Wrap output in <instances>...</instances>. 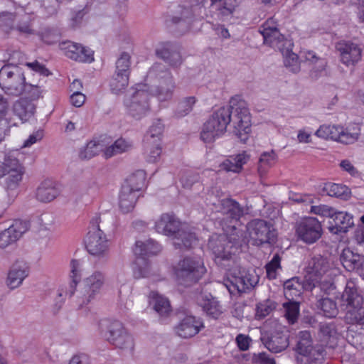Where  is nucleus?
<instances>
[{
  "instance_id": "f257e3e1",
  "label": "nucleus",
  "mask_w": 364,
  "mask_h": 364,
  "mask_svg": "<svg viewBox=\"0 0 364 364\" xmlns=\"http://www.w3.org/2000/svg\"><path fill=\"white\" fill-rule=\"evenodd\" d=\"M250 122L247 102L232 98L229 107L219 108L204 124L200 138L205 143L213 142L216 137L225 132L228 124L232 122L234 134L242 142L245 143L251 131Z\"/></svg>"
},
{
  "instance_id": "f03ea898",
  "label": "nucleus",
  "mask_w": 364,
  "mask_h": 364,
  "mask_svg": "<svg viewBox=\"0 0 364 364\" xmlns=\"http://www.w3.org/2000/svg\"><path fill=\"white\" fill-rule=\"evenodd\" d=\"M243 234L234 232L229 235L213 234L208 241V248L215 256L217 264L225 269L237 262V255L241 251Z\"/></svg>"
},
{
  "instance_id": "7ed1b4c3",
  "label": "nucleus",
  "mask_w": 364,
  "mask_h": 364,
  "mask_svg": "<svg viewBox=\"0 0 364 364\" xmlns=\"http://www.w3.org/2000/svg\"><path fill=\"white\" fill-rule=\"evenodd\" d=\"M0 87L9 95L19 96L27 93L31 97H39L37 85L25 83L23 74L16 68L5 65L0 70Z\"/></svg>"
},
{
  "instance_id": "20e7f679",
  "label": "nucleus",
  "mask_w": 364,
  "mask_h": 364,
  "mask_svg": "<svg viewBox=\"0 0 364 364\" xmlns=\"http://www.w3.org/2000/svg\"><path fill=\"white\" fill-rule=\"evenodd\" d=\"M106 229L105 217L95 216L90 221L89 232L85 240L87 252L103 262L107 261L109 254L108 240L104 234Z\"/></svg>"
},
{
  "instance_id": "39448f33",
  "label": "nucleus",
  "mask_w": 364,
  "mask_h": 364,
  "mask_svg": "<svg viewBox=\"0 0 364 364\" xmlns=\"http://www.w3.org/2000/svg\"><path fill=\"white\" fill-rule=\"evenodd\" d=\"M146 77L154 83L151 92L160 102L172 99L176 83L171 73L164 65L154 64L148 71Z\"/></svg>"
},
{
  "instance_id": "423d86ee",
  "label": "nucleus",
  "mask_w": 364,
  "mask_h": 364,
  "mask_svg": "<svg viewBox=\"0 0 364 364\" xmlns=\"http://www.w3.org/2000/svg\"><path fill=\"white\" fill-rule=\"evenodd\" d=\"M230 278L225 284L230 294L245 293L253 289L259 282V277L253 271L246 270L236 262L226 269Z\"/></svg>"
},
{
  "instance_id": "0eeeda50",
  "label": "nucleus",
  "mask_w": 364,
  "mask_h": 364,
  "mask_svg": "<svg viewBox=\"0 0 364 364\" xmlns=\"http://www.w3.org/2000/svg\"><path fill=\"white\" fill-rule=\"evenodd\" d=\"M206 272L200 259L185 257L180 260L175 267L178 283L185 287L191 286L200 279Z\"/></svg>"
},
{
  "instance_id": "6e6552de",
  "label": "nucleus",
  "mask_w": 364,
  "mask_h": 364,
  "mask_svg": "<svg viewBox=\"0 0 364 364\" xmlns=\"http://www.w3.org/2000/svg\"><path fill=\"white\" fill-rule=\"evenodd\" d=\"M105 282V277L100 271L94 272L85 278L77 291L76 303L82 308L95 301L99 295Z\"/></svg>"
},
{
  "instance_id": "1a4fd4ad",
  "label": "nucleus",
  "mask_w": 364,
  "mask_h": 364,
  "mask_svg": "<svg viewBox=\"0 0 364 364\" xmlns=\"http://www.w3.org/2000/svg\"><path fill=\"white\" fill-rule=\"evenodd\" d=\"M333 267V263L327 257L321 255L312 257L304 268V277L310 282L307 288H314L323 277L331 274Z\"/></svg>"
},
{
  "instance_id": "9d476101",
  "label": "nucleus",
  "mask_w": 364,
  "mask_h": 364,
  "mask_svg": "<svg viewBox=\"0 0 364 364\" xmlns=\"http://www.w3.org/2000/svg\"><path fill=\"white\" fill-rule=\"evenodd\" d=\"M160 251V245L153 240L149 239L144 242H136L134 252L136 255L141 257L137 258L135 261V266L134 267V277L135 278L139 279L149 277V265L143 257L154 255Z\"/></svg>"
},
{
  "instance_id": "9b49d317",
  "label": "nucleus",
  "mask_w": 364,
  "mask_h": 364,
  "mask_svg": "<svg viewBox=\"0 0 364 364\" xmlns=\"http://www.w3.org/2000/svg\"><path fill=\"white\" fill-rule=\"evenodd\" d=\"M297 338L295 350L300 355L305 357L307 363H314L323 358V348L319 345H313L312 337L309 331H300Z\"/></svg>"
},
{
  "instance_id": "f8f14e48",
  "label": "nucleus",
  "mask_w": 364,
  "mask_h": 364,
  "mask_svg": "<svg viewBox=\"0 0 364 364\" xmlns=\"http://www.w3.org/2000/svg\"><path fill=\"white\" fill-rule=\"evenodd\" d=\"M295 229L298 238L306 244L316 242L323 233L321 223L313 217L304 218L297 222Z\"/></svg>"
},
{
  "instance_id": "ddd939ff",
  "label": "nucleus",
  "mask_w": 364,
  "mask_h": 364,
  "mask_svg": "<svg viewBox=\"0 0 364 364\" xmlns=\"http://www.w3.org/2000/svg\"><path fill=\"white\" fill-rule=\"evenodd\" d=\"M149 95L142 89L136 88L124 100V105L129 114L136 119H141L149 111Z\"/></svg>"
},
{
  "instance_id": "4468645a",
  "label": "nucleus",
  "mask_w": 364,
  "mask_h": 364,
  "mask_svg": "<svg viewBox=\"0 0 364 364\" xmlns=\"http://www.w3.org/2000/svg\"><path fill=\"white\" fill-rule=\"evenodd\" d=\"M106 338L118 348L132 350L134 348L132 337L126 331L123 324L118 321H114L109 324Z\"/></svg>"
},
{
  "instance_id": "2eb2a0df",
  "label": "nucleus",
  "mask_w": 364,
  "mask_h": 364,
  "mask_svg": "<svg viewBox=\"0 0 364 364\" xmlns=\"http://www.w3.org/2000/svg\"><path fill=\"white\" fill-rule=\"evenodd\" d=\"M247 230L252 239L259 244L274 242L276 232L272 225L264 220L256 219L247 225Z\"/></svg>"
},
{
  "instance_id": "dca6fc26",
  "label": "nucleus",
  "mask_w": 364,
  "mask_h": 364,
  "mask_svg": "<svg viewBox=\"0 0 364 364\" xmlns=\"http://www.w3.org/2000/svg\"><path fill=\"white\" fill-rule=\"evenodd\" d=\"M61 49L64 50L65 55L72 60L83 63H91L94 60L93 52L77 43L64 42L61 44Z\"/></svg>"
},
{
  "instance_id": "f3484780",
  "label": "nucleus",
  "mask_w": 364,
  "mask_h": 364,
  "mask_svg": "<svg viewBox=\"0 0 364 364\" xmlns=\"http://www.w3.org/2000/svg\"><path fill=\"white\" fill-rule=\"evenodd\" d=\"M341 61L347 66H354L361 59L362 50L356 43L341 41L336 44Z\"/></svg>"
},
{
  "instance_id": "a211bd4d",
  "label": "nucleus",
  "mask_w": 364,
  "mask_h": 364,
  "mask_svg": "<svg viewBox=\"0 0 364 364\" xmlns=\"http://www.w3.org/2000/svg\"><path fill=\"white\" fill-rule=\"evenodd\" d=\"M28 230V223L26 221L15 220L7 229L0 233V247L6 248L17 241Z\"/></svg>"
},
{
  "instance_id": "6ab92c4d",
  "label": "nucleus",
  "mask_w": 364,
  "mask_h": 364,
  "mask_svg": "<svg viewBox=\"0 0 364 364\" xmlns=\"http://www.w3.org/2000/svg\"><path fill=\"white\" fill-rule=\"evenodd\" d=\"M173 214L164 213L155 223V230L157 232L172 238L183 225Z\"/></svg>"
},
{
  "instance_id": "aec40b11",
  "label": "nucleus",
  "mask_w": 364,
  "mask_h": 364,
  "mask_svg": "<svg viewBox=\"0 0 364 364\" xmlns=\"http://www.w3.org/2000/svg\"><path fill=\"white\" fill-rule=\"evenodd\" d=\"M156 55L173 68H178L183 63L178 47L171 43H164L156 50Z\"/></svg>"
},
{
  "instance_id": "412c9836",
  "label": "nucleus",
  "mask_w": 364,
  "mask_h": 364,
  "mask_svg": "<svg viewBox=\"0 0 364 364\" xmlns=\"http://www.w3.org/2000/svg\"><path fill=\"white\" fill-rule=\"evenodd\" d=\"M269 23H264L262 26L260 33L264 38V42L270 46L277 48L279 50L287 46H291V41L284 39L277 28H271Z\"/></svg>"
},
{
  "instance_id": "4be33fe9",
  "label": "nucleus",
  "mask_w": 364,
  "mask_h": 364,
  "mask_svg": "<svg viewBox=\"0 0 364 364\" xmlns=\"http://www.w3.org/2000/svg\"><path fill=\"white\" fill-rule=\"evenodd\" d=\"M172 239L175 247L183 250H188L198 243V238L195 232L184 224Z\"/></svg>"
},
{
  "instance_id": "5701e85b",
  "label": "nucleus",
  "mask_w": 364,
  "mask_h": 364,
  "mask_svg": "<svg viewBox=\"0 0 364 364\" xmlns=\"http://www.w3.org/2000/svg\"><path fill=\"white\" fill-rule=\"evenodd\" d=\"M261 341L269 351L274 353L284 350L289 345V334L283 332H277L271 336L263 335Z\"/></svg>"
},
{
  "instance_id": "b1692460",
  "label": "nucleus",
  "mask_w": 364,
  "mask_h": 364,
  "mask_svg": "<svg viewBox=\"0 0 364 364\" xmlns=\"http://www.w3.org/2000/svg\"><path fill=\"white\" fill-rule=\"evenodd\" d=\"M213 205L215 211L227 215L232 220H239L244 215L243 208L232 198H223L218 200V204L213 203Z\"/></svg>"
},
{
  "instance_id": "393cba45",
  "label": "nucleus",
  "mask_w": 364,
  "mask_h": 364,
  "mask_svg": "<svg viewBox=\"0 0 364 364\" xmlns=\"http://www.w3.org/2000/svg\"><path fill=\"white\" fill-rule=\"evenodd\" d=\"M202 328H203V323L200 319L187 316L176 327V331L180 337L188 338L196 336Z\"/></svg>"
},
{
  "instance_id": "a878e982",
  "label": "nucleus",
  "mask_w": 364,
  "mask_h": 364,
  "mask_svg": "<svg viewBox=\"0 0 364 364\" xmlns=\"http://www.w3.org/2000/svg\"><path fill=\"white\" fill-rule=\"evenodd\" d=\"M60 195L57 184L51 180L43 181L37 188L36 198L43 203H48L55 199Z\"/></svg>"
},
{
  "instance_id": "bb28decb",
  "label": "nucleus",
  "mask_w": 364,
  "mask_h": 364,
  "mask_svg": "<svg viewBox=\"0 0 364 364\" xmlns=\"http://www.w3.org/2000/svg\"><path fill=\"white\" fill-rule=\"evenodd\" d=\"M191 12L188 9H181L178 15L169 16L166 21L168 27L175 26L181 33H185L191 28Z\"/></svg>"
},
{
  "instance_id": "cd10ccee",
  "label": "nucleus",
  "mask_w": 364,
  "mask_h": 364,
  "mask_svg": "<svg viewBox=\"0 0 364 364\" xmlns=\"http://www.w3.org/2000/svg\"><path fill=\"white\" fill-rule=\"evenodd\" d=\"M334 224L330 226L331 232L338 234L346 232L354 226L353 216L346 212H336L333 218Z\"/></svg>"
},
{
  "instance_id": "c85d7f7f",
  "label": "nucleus",
  "mask_w": 364,
  "mask_h": 364,
  "mask_svg": "<svg viewBox=\"0 0 364 364\" xmlns=\"http://www.w3.org/2000/svg\"><path fill=\"white\" fill-rule=\"evenodd\" d=\"M197 301L207 315L218 318L222 314L221 306L218 301L210 294H200L198 296Z\"/></svg>"
},
{
  "instance_id": "c756f323",
  "label": "nucleus",
  "mask_w": 364,
  "mask_h": 364,
  "mask_svg": "<svg viewBox=\"0 0 364 364\" xmlns=\"http://www.w3.org/2000/svg\"><path fill=\"white\" fill-rule=\"evenodd\" d=\"M341 306H345V310L350 307L363 305V297L358 294L357 289L353 283H348L343 291L341 298Z\"/></svg>"
},
{
  "instance_id": "7c9ffc66",
  "label": "nucleus",
  "mask_w": 364,
  "mask_h": 364,
  "mask_svg": "<svg viewBox=\"0 0 364 364\" xmlns=\"http://www.w3.org/2000/svg\"><path fill=\"white\" fill-rule=\"evenodd\" d=\"M139 197V193L131 191L128 186H122L119 196V205L124 213L132 211Z\"/></svg>"
},
{
  "instance_id": "2f4dec72",
  "label": "nucleus",
  "mask_w": 364,
  "mask_h": 364,
  "mask_svg": "<svg viewBox=\"0 0 364 364\" xmlns=\"http://www.w3.org/2000/svg\"><path fill=\"white\" fill-rule=\"evenodd\" d=\"M27 275V269L24 264H14L8 273L6 284L11 289L17 288Z\"/></svg>"
},
{
  "instance_id": "473e14b6",
  "label": "nucleus",
  "mask_w": 364,
  "mask_h": 364,
  "mask_svg": "<svg viewBox=\"0 0 364 364\" xmlns=\"http://www.w3.org/2000/svg\"><path fill=\"white\" fill-rule=\"evenodd\" d=\"M308 284L310 282L306 281L305 277L304 281H301L296 277L288 279L284 283V294L294 299V297L300 296L304 289L312 290V289L307 288Z\"/></svg>"
},
{
  "instance_id": "72a5a7b5",
  "label": "nucleus",
  "mask_w": 364,
  "mask_h": 364,
  "mask_svg": "<svg viewBox=\"0 0 364 364\" xmlns=\"http://www.w3.org/2000/svg\"><path fill=\"white\" fill-rule=\"evenodd\" d=\"M249 160V156L245 153L239 154L235 156L225 159L221 164L220 168L227 172L240 173L244 164Z\"/></svg>"
},
{
  "instance_id": "f704fd0d",
  "label": "nucleus",
  "mask_w": 364,
  "mask_h": 364,
  "mask_svg": "<svg viewBox=\"0 0 364 364\" xmlns=\"http://www.w3.org/2000/svg\"><path fill=\"white\" fill-rule=\"evenodd\" d=\"M340 260L344 268L349 271H353L359 269L363 262V257L358 254H355L350 249H344L340 256Z\"/></svg>"
},
{
  "instance_id": "c9c22d12",
  "label": "nucleus",
  "mask_w": 364,
  "mask_h": 364,
  "mask_svg": "<svg viewBox=\"0 0 364 364\" xmlns=\"http://www.w3.org/2000/svg\"><path fill=\"white\" fill-rule=\"evenodd\" d=\"M35 111L34 105L26 99H20L14 105V112L22 120L27 121Z\"/></svg>"
},
{
  "instance_id": "e433bc0d",
  "label": "nucleus",
  "mask_w": 364,
  "mask_h": 364,
  "mask_svg": "<svg viewBox=\"0 0 364 364\" xmlns=\"http://www.w3.org/2000/svg\"><path fill=\"white\" fill-rule=\"evenodd\" d=\"M150 304L160 316H167L171 312L169 301L157 292L152 291L149 296Z\"/></svg>"
},
{
  "instance_id": "4c0bfd02",
  "label": "nucleus",
  "mask_w": 364,
  "mask_h": 364,
  "mask_svg": "<svg viewBox=\"0 0 364 364\" xmlns=\"http://www.w3.org/2000/svg\"><path fill=\"white\" fill-rule=\"evenodd\" d=\"M319 332L329 348H333L336 346L338 333L333 323H321Z\"/></svg>"
},
{
  "instance_id": "58836bf2",
  "label": "nucleus",
  "mask_w": 364,
  "mask_h": 364,
  "mask_svg": "<svg viewBox=\"0 0 364 364\" xmlns=\"http://www.w3.org/2000/svg\"><path fill=\"white\" fill-rule=\"evenodd\" d=\"M360 134V129L357 124H351L347 127H342L338 142L345 144H353L358 139Z\"/></svg>"
},
{
  "instance_id": "ea45409f",
  "label": "nucleus",
  "mask_w": 364,
  "mask_h": 364,
  "mask_svg": "<svg viewBox=\"0 0 364 364\" xmlns=\"http://www.w3.org/2000/svg\"><path fill=\"white\" fill-rule=\"evenodd\" d=\"M348 342L357 348L364 349V328L360 326H351L347 331Z\"/></svg>"
},
{
  "instance_id": "a19ab883",
  "label": "nucleus",
  "mask_w": 364,
  "mask_h": 364,
  "mask_svg": "<svg viewBox=\"0 0 364 364\" xmlns=\"http://www.w3.org/2000/svg\"><path fill=\"white\" fill-rule=\"evenodd\" d=\"M323 191L329 196L347 200L350 196V189L345 185L327 183H325Z\"/></svg>"
},
{
  "instance_id": "79ce46f5",
  "label": "nucleus",
  "mask_w": 364,
  "mask_h": 364,
  "mask_svg": "<svg viewBox=\"0 0 364 364\" xmlns=\"http://www.w3.org/2000/svg\"><path fill=\"white\" fill-rule=\"evenodd\" d=\"M344 319L347 323L352 324V326L364 325V307L359 305V306L347 309Z\"/></svg>"
},
{
  "instance_id": "37998d69",
  "label": "nucleus",
  "mask_w": 364,
  "mask_h": 364,
  "mask_svg": "<svg viewBox=\"0 0 364 364\" xmlns=\"http://www.w3.org/2000/svg\"><path fill=\"white\" fill-rule=\"evenodd\" d=\"M146 174L143 171H138L132 174L125 181L122 186H128L131 191L139 193L145 184Z\"/></svg>"
},
{
  "instance_id": "c03bdc74",
  "label": "nucleus",
  "mask_w": 364,
  "mask_h": 364,
  "mask_svg": "<svg viewBox=\"0 0 364 364\" xmlns=\"http://www.w3.org/2000/svg\"><path fill=\"white\" fill-rule=\"evenodd\" d=\"M284 57V65L293 73L300 70V63L298 55L291 51V46H287L280 50Z\"/></svg>"
},
{
  "instance_id": "a18cd8bd",
  "label": "nucleus",
  "mask_w": 364,
  "mask_h": 364,
  "mask_svg": "<svg viewBox=\"0 0 364 364\" xmlns=\"http://www.w3.org/2000/svg\"><path fill=\"white\" fill-rule=\"evenodd\" d=\"M132 148V144L123 139H119L113 144L107 147L104 150V156L108 159L114 155L122 154L129 151Z\"/></svg>"
},
{
  "instance_id": "49530a36",
  "label": "nucleus",
  "mask_w": 364,
  "mask_h": 364,
  "mask_svg": "<svg viewBox=\"0 0 364 364\" xmlns=\"http://www.w3.org/2000/svg\"><path fill=\"white\" fill-rule=\"evenodd\" d=\"M304 54L305 60L314 65L312 70L313 72L315 73V76H317L318 73L325 70L327 65V61L325 58L317 56L316 53L311 50L304 51Z\"/></svg>"
},
{
  "instance_id": "de8ad7c7",
  "label": "nucleus",
  "mask_w": 364,
  "mask_h": 364,
  "mask_svg": "<svg viewBox=\"0 0 364 364\" xmlns=\"http://www.w3.org/2000/svg\"><path fill=\"white\" fill-rule=\"evenodd\" d=\"M129 75H127L124 73H119L115 72L110 82V87L112 92L115 94L122 92L129 85Z\"/></svg>"
},
{
  "instance_id": "09e8293b",
  "label": "nucleus",
  "mask_w": 364,
  "mask_h": 364,
  "mask_svg": "<svg viewBox=\"0 0 364 364\" xmlns=\"http://www.w3.org/2000/svg\"><path fill=\"white\" fill-rule=\"evenodd\" d=\"M211 6H215L220 14L228 16L233 13L237 6V0H210Z\"/></svg>"
},
{
  "instance_id": "8fccbe9b",
  "label": "nucleus",
  "mask_w": 364,
  "mask_h": 364,
  "mask_svg": "<svg viewBox=\"0 0 364 364\" xmlns=\"http://www.w3.org/2000/svg\"><path fill=\"white\" fill-rule=\"evenodd\" d=\"M196 102L195 97H187L179 102L175 111V116L181 118L188 114Z\"/></svg>"
},
{
  "instance_id": "3c124183",
  "label": "nucleus",
  "mask_w": 364,
  "mask_h": 364,
  "mask_svg": "<svg viewBox=\"0 0 364 364\" xmlns=\"http://www.w3.org/2000/svg\"><path fill=\"white\" fill-rule=\"evenodd\" d=\"M317 306L323 311L324 316L328 318H334L338 314V309L336 302L329 298L320 299Z\"/></svg>"
},
{
  "instance_id": "603ef678",
  "label": "nucleus",
  "mask_w": 364,
  "mask_h": 364,
  "mask_svg": "<svg viewBox=\"0 0 364 364\" xmlns=\"http://www.w3.org/2000/svg\"><path fill=\"white\" fill-rule=\"evenodd\" d=\"M164 131V125L160 120H157L150 127L146 136V143L150 145L152 142H160Z\"/></svg>"
},
{
  "instance_id": "864d4df0",
  "label": "nucleus",
  "mask_w": 364,
  "mask_h": 364,
  "mask_svg": "<svg viewBox=\"0 0 364 364\" xmlns=\"http://www.w3.org/2000/svg\"><path fill=\"white\" fill-rule=\"evenodd\" d=\"M276 161L277 154L273 150L271 151L262 153L259 160V172L261 174L264 173L269 168L272 166L276 163Z\"/></svg>"
},
{
  "instance_id": "5fc2aeb1",
  "label": "nucleus",
  "mask_w": 364,
  "mask_h": 364,
  "mask_svg": "<svg viewBox=\"0 0 364 364\" xmlns=\"http://www.w3.org/2000/svg\"><path fill=\"white\" fill-rule=\"evenodd\" d=\"M102 149V146L99 142L90 141L80 150L79 157L82 160L90 159L101 151Z\"/></svg>"
},
{
  "instance_id": "6e6d98bb",
  "label": "nucleus",
  "mask_w": 364,
  "mask_h": 364,
  "mask_svg": "<svg viewBox=\"0 0 364 364\" xmlns=\"http://www.w3.org/2000/svg\"><path fill=\"white\" fill-rule=\"evenodd\" d=\"M284 316L289 323H294L299 314V305L298 302L290 301L283 304Z\"/></svg>"
},
{
  "instance_id": "4d7b16f0",
  "label": "nucleus",
  "mask_w": 364,
  "mask_h": 364,
  "mask_svg": "<svg viewBox=\"0 0 364 364\" xmlns=\"http://www.w3.org/2000/svg\"><path fill=\"white\" fill-rule=\"evenodd\" d=\"M23 172L12 171L9 173H3L2 176H5V186L8 190L16 188L22 180Z\"/></svg>"
},
{
  "instance_id": "13d9d810",
  "label": "nucleus",
  "mask_w": 364,
  "mask_h": 364,
  "mask_svg": "<svg viewBox=\"0 0 364 364\" xmlns=\"http://www.w3.org/2000/svg\"><path fill=\"white\" fill-rule=\"evenodd\" d=\"M131 57L127 53H122L116 62V73H130Z\"/></svg>"
},
{
  "instance_id": "bf43d9fd",
  "label": "nucleus",
  "mask_w": 364,
  "mask_h": 364,
  "mask_svg": "<svg viewBox=\"0 0 364 364\" xmlns=\"http://www.w3.org/2000/svg\"><path fill=\"white\" fill-rule=\"evenodd\" d=\"M2 171L3 173H9L14 171L23 172V168L16 158L9 156L4 159Z\"/></svg>"
},
{
  "instance_id": "052dcab7",
  "label": "nucleus",
  "mask_w": 364,
  "mask_h": 364,
  "mask_svg": "<svg viewBox=\"0 0 364 364\" xmlns=\"http://www.w3.org/2000/svg\"><path fill=\"white\" fill-rule=\"evenodd\" d=\"M281 258L278 254L274 255L272 259L266 264L267 277L274 279L277 277V269L280 268Z\"/></svg>"
},
{
  "instance_id": "680f3d73",
  "label": "nucleus",
  "mask_w": 364,
  "mask_h": 364,
  "mask_svg": "<svg viewBox=\"0 0 364 364\" xmlns=\"http://www.w3.org/2000/svg\"><path fill=\"white\" fill-rule=\"evenodd\" d=\"M148 149L147 160L149 162H156L161 154V147L159 142H152L150 145L146 143Z\"/></svg>"
},
{
  "instance_id": "e2e57ef3",
  "label": "nucleus",
  "mask_w": 364,
  "mask_h": 364,
  "mask_svg": "<svg viewBox=\"0 0 364 364\" xmlns=\"http://www.w3.org/2000/svg\"><path fill=\"white\" fill-rule=\"evenodd\" d=\"M274 308V304L268 301L263 303H259L257 306L256 316L259 319L264 318V317L268 316Z\"/></svg>"
},
{
  "instance_id": "0e129e2a",
  "label": "nucleus",
  "mask_w": 364,
  "mask_h": 364,
  "mask_svg": "<svg viewBox=\"0 0 364 364\" xmlns=\"http://www.w3.org/2000/svg\"><path fill=\"white\" fill-rule=\"evenodd\" d=\"M311 212L316 215H321L331 218H333L336 213V210L333 208L326 205L311 206Z\"/></svg>"
},
{
  "instance_id": "69168bd1",
  "label": "nucleus",
  "mask_w": 364,
  "mask_h": 364,
  "mask_svg": "<svg viewBox=\"0 0 364 364\" xmlns=\"http://www.w3.org/2000/svg\"><path fill=\"white\" fill-rule=\"evenodd\" d=\"M252 362L254 364H276L274 359L264 352L254 353Z\"/></svg>"
},
{
  "instance_id": "338daca9",
  "label": "nucleus",
  "mask_w": 364,
  "mask_h": 364,
  "mask_svg": "<svg viewBox=\"0 0 364 364\" xmlns=\"http://www.w3.org/2000/svg\"><path fill=\"white\" fill-rule=\"evenodd\" d=\"M82 271V263L77 259H72L70 262V272L71 277H73V282H77V279H79L81 277V272Z\"/></svg>"
},
{
  "instance_id": "774afa93",
  "label": "nucleus",
  "mask_w": 364,
  "mask_h": 364,
  "mask_svg": "<svg viewBox=\"0 0 364 364\" xmlns=\"http://www.w3.org/2000/svg\"><path fill=\"white\" fill-rule=\"evenodd\" d=\"M235 341L239 349L240 350L245 351L249 348L252 339L248 336L239 334L237 336Z\"/></svg>"
}]
</instances>
